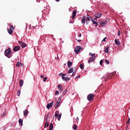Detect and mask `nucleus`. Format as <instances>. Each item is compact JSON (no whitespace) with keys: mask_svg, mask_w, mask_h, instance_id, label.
Segmentation results:
<instances>
[{"mask_svg":"<svg viewBox=\"0 0 130 130\" xmlns=\"http://www.w3.org/2000/svg\"><path fill=\"white\" fill-rule=\"evenodd\" d=\"M41 78L42 79L44 78V75H41Z\"/></svg>","mask_w":130,"mask_h":130,"instance_id":"nucleus-49","label":"nucleus"},{"mask_svg":"<svg viewBox=\"0 0 130 130\" xmlns=\"http://www.w3.org/2000/svg\"><path fill=\"white\" fill-rule=\"evenodd\" d=\"M109 47H107L105 50V52H106V53H108V52H109Z\"/></svg>","mask_w":130,"mask_h":130,"instance_id":"nucleus-22","label":"nucleus"},{"mask_svg":"<svg viewBox=\"0 0 130 130\" xmlns=\"http://www.w3.org/2000/svg\"><path fill=\"white\" fill-rule=\"evenodd\" d=\"M81 77V76H77L76 77H75V80H77V79H78V78H80Z\"/></svg>","mask_w":130,"mask_h":130,"instance_id":"nucleus-47","label":"nucleus"},{"mask_svg":"<svg viewBox=\"0 0 130 130\" xmlns=\"http://www.w3.org/2000/svg\"><path fill=\"white\" fill-rule=\"evenodd\" d=\"M53 128V124H52V123H51L49 127V130H52Z\"/></svg>","mask_w":130,"mask_h":130,"instance_id":"nucleus-19","label":"nucleus"},{"mask_svg":"<svg viewBox=\"0 0 130 130\" xmlns=\"http://www.w3.org/2000/svg\"><path fill=\"white\" fill-rule=\"evenodd\" d=\"M81 23L85 25V23H86V19L85 18H82Z\"/></svg>","mask_w":130,"mask_h":130,"instance_id":"nucleus-21","label":"nucleus"},{"mask_svg":"<svg viewBox=\"0 0 130 130\" xmlns=\"http://www.w3.org/2000/svg\"><path fill=\"white\" fill-rule=\"evenodd\" d=\"M94 97V94L90 93L87 95V100H88V101H92Z\"/></svg>","mask_w":130,"mask_h":130,"instance_id":"nucleus-5","label":"nucleus"},{"mask_svg":"<svg viewBox=\"0 0 130 130\" xmlns=\"http://www.w3.org/2000/svg\"><path fill=\"white\" fill-rule=\"evenodd\" d=\"M21 95V91L18 90L17 92V96H20Z\"/></svg>","mask_w":130,"mask_h":130,"instance_id":"nucleus-33","label":"nucleus"},{"mask_svg":"<svg viewBox=\"0 0 130 130\" xmlns=\"http://www.w3.org/2000/svg\"><path fill=\"white\" fill-rule=\"evenodd\" d=\"M59 90L60 92H62L63 91V89L62 87H61L60 89H59Z\"/></svg>","mask_w":130,"mask_h":130,"instance_id":"nucleus-39","label":"nucleus"},{"mask_svg":"<svg viewBox=\"0 0 130 130\" xmlns=\"http://www.w3.org/2000/svg\"><path fill=\"white\" fill-rule=\"evenodd\" d=\"M21 49V47L20 46H15L14 48H13V50L14 51H18V50H20Z\"/></svg>","mask_w":130,"mask_h":130,"instance_id":"nucleus-12","label":"nucleus"},{"mask_svg":"<svg viewBox=\"0 0 130 130\" xmlns=\"http://www.w3.org/2000/svg\"><path fill=\"white\" fill-rule=\"evenodd\" d=\"M19 123L21 124V125H23V119H20L19 120Z\"/></svg>","mask_w":130,"mask_h":130,"instance_id":"nucleus-23","label":"nucleus"},{"mask_svg":"<svg viewBox=\"0 0 130 130\" xmlns=\"http://www.w3.org/2000/svg\"><path fill=\"white\" fill-rule=\"evenodd\" d=\"M89 55H91V57H94V56H95V54H92V53H89Z\"/></svg>","mask_w":130,"mask_h":130,"instance_id":"nucleus-31","label":"nucleus"},{"mask_svg":"<svg viewBox=\"0 0 130 130\" xmlns=\"http://www.w3.org/2000/svg\"><path fill=\"white\" fill-rule=\"evenodd\" d=\"M115 43L116 44V45H119L120 44V43H119V41L117 39L115 40Z\"/></svg>","mask_w":130,"mask_h":130,"instance_id":"nucleus-20","label":"nucleus"},{"mask_svg":"<svg viewBox=\"0 0 130 130\" xmlns=\"http://www.w3.org/2000/svg\"><path fill=\"white\" fill-rule=\"evenodd\" d=\"M118 36H120V30L118 31Z\"/></svg>","mask_w":130,"mask_h":130,"instance_id":"nucleus-45","label":"nucleus"},{"mask_svg":"<svg viewBox=\"0 0 130 130\" xmlns=\"http://www.w3.org/2000/svg\"><path fill=\"white\" fill-rule=\"evenodd\" d=\"M78 37H82V34H80L79 35H78Z\"/></svg>","mask_w":130,"mask_h":130,"instance_id":"nucleus-48","label":"nucleus"},{"mask_svg":"<svg viewBox=\"0 0 130 130\" xmlns=\"http://www.w3.org/2000/svg\"><path fill=\"white\" fill-rule=\"evenodd\" d=\"M20 64H21V62L19 61L17 62L16 64V67H18V68H20Z\"/></svg>","mask_w":130,"mask_h":130,"instance_id":"nucleus-29","label":"nucleus"},{"mask_svg":"<svg viewBox=\"0 0 130 130\" xmlns=\"http://www.w3.org/2000/svg\"><path fill=\"white\" fill-rule=\"evenodd\" d=\"M80 50H81V47L80 46H77L75 48V53L76 54H78V53H79V52H80Z\"/></svg>","mask_w":130,"mask_h":130,"instance_id":"nucleus-6","label":"nucleus"},{"mask_svg":"<svg viewBox=\"0 0 130 130\" xmlns=\"http://www.w3.org/2000/svg\"><path fill=\"white\" fill-rule=\"evenodd\" d=\"M59 1H60V0H56V1L57 2H59Z\"/></svg>","mask_w":130,"mask_h":130,"instance_id":"nucleus-52","label":"nucleus"},{"mask_svg":"<svg viewBox=\"0 0 130 130\" xmlns=\"http://www.w3.org/2000/svg\"><path fill=\"white\" fill-rule=\"evenodd\" d=\"M74 72V68H71L68 71V74H72Z\"/></svg>","mask_w":130,"mask_h":130,"instance_id":"nucleus-16","label":"nucleus"},{"mask_svg":"<svg viewBox=\"0 0 130 130\" xmlns=\"http://www.w3.org/2000/svg\"><path fill=\"white\" fill-rule=\"evenodd\" d=\"M76 121H79V117H77L76 118Z\"/></svg>","mask_w":130,"mask_h":130,"instance_id":"nucleus-50","label":"nucleus"},{"mask_svg":"<svg viewBox=\"0 0 130 130\" xmlns=\"http://www.w3.org/2000/svg\"><path fill=\"white\" fill-rule=\"evenodd\" d=\"M80 68L82 70H84V64H81L80 65Z\"/></svg>","mask_w":130,"mask_h":130,"instance_id":"nucleus-27","label":"nucleus"},{"mask_svg":"<svg viewBox=\"0 0 130 130\" xmlns=\"http://www.w3.org/2000/svg\"><path fill=\"white\" fill-rule=\"evenodd\" d=\"M47 80V77H44V79H43V81H44V82H46Z\"/></svg>","mask_w":130,"mask_h":130,"instance_id":"nucleus-41","label":"nucleus"},{"mask_svg":"<svg viewBox=\"0 0 130 130\" xmlns=\"http://www.w3.org/2000/svg\"><path fill=\"white\" fill-rule=\"evenodd\" d=\"M28 113H29V112H28V110H25L23 111V115L24 117H27Z\"/></svg>","mask_w":130,"mask_h":130,"instance_id":"nucleus-15","label":"nucleus"},{"mask_svg":"<svg viewBox=\"0 0 130 130\" xmlns=\"http://www.w3.org/2000/svg\"><path fill=\"white\" fill-rule=\"evenodd\" d=\"M7 114V112L5 111L3 114H1L2 117H4Z\"/></svg>","mask_w":130,"mask_h":130,"instance_id":"nucleus-26","label":"nucleus"},{"mask_svg":"<svg viewBox=\"0 0 130 130\" xmlns=\"http://www.w3.org/2000/svg\"><path fill=\"white\" fill-rule=\"evenodd\" d=\"M13 29H14V26L13 25L11 26V27L8 29V32L9 34H13Z\"/></svg>","mask_w":130,"mask_h":130,"instance_id":"nucleus-8","label":"nucleus"},{"mask_svg":"<svg viewBox=\"0 0 130 130\" xmlns=\"http://www.w3.org/2000/svg\"><path fill=\"white\" fill-rule=\"evenodd\" d=\"M72 65H73V62H71V61H68V68H71V67H72Z\"/></svg>","mask_w":130,"mask_h":130,"instance_id":"nucleus-17","label":"nucleus"},{"mask_svg":"<svg viewBox=\"0 0 130 130\" xmlns=\"http://www.w3.org/2000/svg\"><path fill=\"white\" fill-rule=\"evenodd\" d=\"M86 24H88V22L87 21L86 22Z\"/></svg>","mask_w":130,"mask_h":130,"instance_id":"nucleus-53","label":"nucleus"},{"mask_svg":"<svg viewBox=\"0 0 130 130\" xmlns=\"http://www.w3.org/2000/svg\"><path fill=\"white\" fill-rule=\"evenodd\" d=\"M78 42H82V40H78Z\"/></svg>","mask_w":130,"mask_h":130,"instance_id":"nucleus-51","label":"nucleus"},{"mask_svg":"<svg viewBox=\"0 0 130 130\" xmlns=\"http://www.w3.org/2000/svg\"><path fill=\"white\" fill-rule=\"evenodd\" d=\"M105 62H106V63H107V64H109V60L106 59L105 61Z\"/></svg>","mask_w":130,"mask_h":130,"instance_id":"nucleus-35","label":"nucleus"},{"mask_svg":"<svg viewBox=\"0 0 130 130\" xmlns=\"http://www.w3.org/2000/svg\"><path fill=\"white\" fill-rule=\"evenodd\" d=\"M18 43L20 44L22 48H24V47H26L27 46V45L22 41H19Z\"/></svg>","mask_w":130,"mask_h":130,"instance_id":"nucleus-7","label":"nucleus"},{"mask_svg":"<svg viewBox=\"0 0 130 130\" xmlns=\"http://www.w3.org/2000/svg\"><path fill=\"white\" fill-rule=\"evenodd\" d=\"M58 105H59L58 103H56L55 104V108H57L58 107Z\"/></svg>","mask_w":130,"mask_h":130,"instance_id":"nucleus-32","label":"nucleus"},{"mask_svg":"<svg viewBox=\"0 0 130 130\" xmlns=\"http://www.w3.org/2000/svg\"><path fill=\"white\" fill-rule=\"evenodd\" d=\"M109 22V19H106L105 21H103L102 20H99V24L101 26H104L107 24V23Z\"/></svg>","mask_w":130,"mask_h":130,"instance_id":"nucleus-2","label":"nucleus"},{"mask_svg":"<svg viewBox=\"0 0 130 130\" xmlns=\"http://www.w3.org/2000/svg\"><path fill=\"white\" fill-rule=\"evenodd\" d=\"M111 74H107L104 77H103L102 79H105V81H107V80H110V79H111Z\"/></svg>","mask_w":130,"mask_h":130,"instance_id":"nucleus-3","label":"nucleus"},{"mask_svg":"<svg viewBox=\"0 0 130 130\" xmlns=\"http://www.w3.org/2000/svg\"><path fill=\"white\" fill-rule=\"evenodd\" d=\"M55 117H57L58 120H60V118H61V114H55Z\"/></svg>","mask_w":130,"mask_h":130,"instance_id":"nucleus-10","label":"nucleus"},{"mask_svg":"<svg viewBox=\"0 0 130 130\" xmlns=\"http://www.w3.org/2000/svg\"><path fill=\"white\" fill-rule=\"evenodd\" d=\"M53 118H54V116H53Z\"/></svg>","mask_w":130,"mask_h":130,"instance_id":"nucleus-54","label":"nucleus"},{"mask_svg":"<svg viewBox=\"0 0 130 130\" xmlns=\"http://www.w3.org/2000/svg\"><path fill=\"white\" fill-rule=\"evenodd\" d=\"M106 39L107 38H104L103 40H102V42H105V41H106Z\"/></svg>","mask_w":130,"mask_h":130,"instance_id":"nucleus-42","label":"nucleus"},{"mask_svg":"<svg viewBox=\"0 0 130 130\" xmlns=\"http://www.w3.org/2000/svg\"><path fill=\"white\" fill-rule=\"evenodd\" d=\"M59 94V91H55V94L56 95H58Z\"/></svg>","mask_w":130,"mask_h":130,"instance_id":"nucleus-43","label":"nucleus"},{"mask_svg":"<svg viewBox=\"0 0 130 130\" xmlns=\"http://www.w3.org/2000/svg\"><path fill=\"white\" fill-rule=\"evenodd\" d=\"M68 79H69V77H62V80H63V81H67Z\"/></svg>","mask_w":130,"mask_h":130,"instance_id":"nucleus-25","label":"nucleus"},{"mask_svg":"<svg viewBox=\"0 0 130 130\" xmlns=\"http://www.w3.org/2000/svg\"><path fill=\"white\" fill-rule=\"evenodd\" d=\"M11 53H12V51H11V49L10 48L6 49L4 52L5 56H7L8 58H11Z\"/></svg>","mask_w":130,"mask_h":130,"instance_id":"nucleus-1","label":"nucleus"},{"mask_svg":"<svg viewBox=\"0 0 130 130\" xmlns=\"http://www.w3.org/2000/svg\"><path fill=\"white\" fill-rule=\"evenodd\" d=\"M76 15H77V11L76 10L73 11V12L72 13V19H75Z\"/></svg>","mask_w":130,"mask_h":130,"instance_id":"nucleus-11","label":"nucleus"},{"mask_svg":"<svg viewBox=\"0 0 130 130\" xmlns=\"http://www.w3.org/2000/svg\"><path fill=\"white\" fill-rule=\"evenodd\" d=\"M76 75V71H74L72 75V77H74Z\"/></svg>","mask_w":130,"mask_h":130,"instance_id":"nucleus-38","label":"nucleus"},{"mask_svg":"<svg viewBox=\"0 0 130 130\" xmlns=\"http://www.w3.org/2000/svg\"><path fill=\"white\" fill-rule=\"evenodd\" d=\"M90 18L91 19V17L89 15H87V17L86 18L85 20L86 21H90Z\"/></svg>","mask_w":130,"mask_h":130,"instance_id":"nucleus-24","label":"nucleus"},{"mask_svg":"<svg viewBox=\"0 0 130 130\" xmlns=\"http://www.w3.org/2000/svg\"><path fill=\"white\" fill-rule=\"evenodd\" d=\"M48 125H49V123L47 122V121H46L45 123V126H47V127H48Z\"/></svg>","mask_w":130,"mask_h":130,"instance_id":"nucleus-34","label":"nucleus"},{"mask_svg":"<svg viewBox=\"0 0 130 130\" xmlns=\"http://www.w3.org/2000/svg\"><path fill=\"white\" fill-rule=\"evenodd\" d=\"M49 116V113H48V114L46 116V119H47L48 118V117Z\"/></svg>","mask_w":130,"mask_h":130,"instance_id":"nucleus-46","label":"nucleus"},{"mask_svg":"<svg viewBox=\"0 0 130 130\" xmlns=\"http://www.w3.org/2000/svg\"><path fill=\"white\" fill-rule=\"evenodd\" d=\"M59 76H60V77H64V76H66V74H64L62 73H61L59 74Z\"/></svg>","mask_w":130,"mask_h":130,"instance_id":"nucleus-28","label":"nucleus"},{"mask_svg":"<svg viewBox=\"0 0 130 130\" xmlns=\"http://www.w3.org/2000/svg\"><path fill=\"white\" fill-rule=\"evenodd\" d=\"M91 20L93 24H94V25H95V26L97 27L98 26V22H97V21H95V20H93V18H91Z\"/></svg>","mask_w":130,"mask_h":130,"instance_id":"nucleus-14","label":"nucleus"},{"mask_svg":"<svg viewBox=\"0 0 130 130\" xmlns=\"http://www.w3.org/2000/svg\"><path fill=\"white\" fill-rule=\"evenodd\" d=\"M95 58L96 56L90 57L88 61V63H90V62H92V61H94Z\"/></svg>","mask_w":130,"mask_h":130,"instance_id":"nucleus-9","label":"nucleus"},{"mask_svg":"<svg viewBox=\"0 0 130 130\" xmlns=\"http://www.w3.org/2000/svg\"><path fill=\"white\" fill-rule=\"evenodd\" d=\"M24 84V81H23L22 79L20 80V82H19V85L20 87H22V86H23Z\"/></svg>","mask_w":130,"mask_h":130,"instance_id":"nucleus-18","label":"nucleus"},{"mask_svg":"<svg viewBox=\"0 0 130 130\" xmlns=\"http://www.w3.org/2000/svg\"><path fill=\"white\" fill-rule=\"evenodd\" d=\"M103 64V60H101L100 61V64H101V66H102Z\"/></svg>","mask_w":130,"mask_h":130,"instance_id":"nucleus-36","label":"nucleus"},{"mask_svg":"<svg viewBox=\"0 0 130 130\" xmlns=\"http://www.w3.org/2000/svg\"><path fill=\"white\" fill-rule=\"evenodd\" d=\"M129 120H130V119L129 118L128 120L126 122L127 125H128V124H129Z\"/></svg>","mask_w":130,"mask_h":130,"instance_id":"nucleus-37","label":"nucleus"},{"mask_svg":"<svg viewBox=\"0 0 130 130\" xmlns=\"http://www.w3.org/2000/svg\"><path fill=\"white\" fill-rule=\"evenodd\" d=\"M52 105H53V102H52L51 103L48 104L47 105V108L49 109L51 107H52Z\"/></svg>","mask_w":130,"mask_h":130,"instance_id":"nucleus-13","label":"nucleus"},{"mask_svg":"<svg viewBox=\"0 0 130 130\" xmlns=\"http://www.w3.org/2000/svg\"><path fill=\"white\" fill-rule=\"evenodd\" d=\"M56 103H58V104H59V103H60V99H58V100H57V102Z\"/></svg>","mask_w":130,"mask_h":130,"instance_id":"nucleus-44","label":"nucleus"},{"mask_svg":"<svg viewBox=\"0 0 130 130\" xmlns=\"http://www.w3.org/2000/svg\"><path fill=\"white\" fill-rule=\"evenodd\" d=\"M77 127H78L77 126V125L74 124V126H73V129L76 130V129H77Z\"/></svg>","mask_w":130,"mask_h":130,"instance_id":"nucleus-30","label":"nucleus"},{"mask_svg":"<svg viewBox=\"0 0 130 130\" xmlns=\"http://www.w3.org/2000/svg\"><path fill=\"white\" fill-rule=\"evenodd\" d=\"M62 87V86H60V85H59V84L58 85V86H57L58 89H60Z\"/></svg>","mask_w":130,"mask_h":130,"instance_id":"nucleus-40","label":"nucleus"},{"mask_svg":"<svg viewBox=\"0 0 130 130\" xmlns=\"http://www.w3.org/2000/svg\"><path fill=\"white\" fill-rule=\"evenodd\" d=\"M101 16H102V14L100 13H97L94 14L93 16L95 18H94V20H97V19H99V18H101Z\"/></svg>","mask_w":130,"mask_h":130,"instance_id":"nucleus-4","label":"nucleus"}]
</instances>
